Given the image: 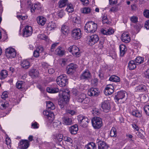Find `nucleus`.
<instances>
[{
  "instance_id": "de8ad7c7",
  "label": "nucleus",
  "mask_w": 149,
  "mask_h": 149,
  "mask_svg": "<svg viewBox=\"0 0 149 149\" xmlns=\"http://www.w3.org/2000/svg\"><path fill=\"white\" fill-rule=\"evenodd\" d=\"M8 107V104L7 103L6 104L2 101L0 102V109H5Z\"/></svg>"
},
{
  "instance_id": "c756f323",
  "label": "nucleus",
  "mask_w": 149,
  "mask_h": 149,
  "mask_svg": "<svg viewBox=\"0 0 149 149\" xmlns=\"http://www.w3.org/2000/svg\"><path fill=\"white\" fill-rule=\"evenodd\" d=\"M47 91L49 93H56L59 92V89L57 88H50L49 87H47L46 89Z\"/></svg>"
},
{
  "instance_id": "aec40b11",
  "label": "nucleus",
  "mask_w": 149,
  "mask_h": 149,
  "mask_svg": "<svg viewBox=\"0 0 149 149\" xmlns=\"http://www.w3.org/2000/svg\"><path fill=\"white\" fill-rule=\"evenodd\" d=\"M44 50L43 47L42 46H39L34 50L33 53L34 57L36 58L38 57L40 54Z\"/></svg>"
},
{
  "instance_id": "4468645a",
  "label": "nucleus",
  "mask_w": 149,
  "mask_h": 149,
  "mask_svg": "<svg viewBox=\"0 0 149 149\" xmlns=\"http://www.w3.org/2000/svg\"><path fill=\"white\" fill-rule=\"evenodd\" d=\"M41 7L40 4L39 3L30 4L29 6V8L30 9L31 12L33 13L35 12V10H39Z\"/></svg>"
},
{
  "instance_id": "dca6fc26",
  "label": "nucleus",
  "mask_w": 149,
  "mask_h": 149,
  "mask_svg": "<svg viewBox=\"0 0 149 149\" xmlns=\"http://www.w3.org/2000/svg\"><path fill=\"white\" fill-rule=\"evenodd\" d=\"M99 91L97 88H92L88 90V95L90 96L98 95Z\"/></svg>"
},
{
  "instance_id": "6e6552de",
  "label": "nucleus",
  "mask_w": 149,
  "mask_h": 149,
  "mask_svg": "<svg viewBox=\"0 0 149 149\" xmlns=\"http://www.w3.org/2000/svg\"><path fill=\"white\" fill-rule=\"evenodd\" d=\"M81 31L79 28L74 29L72 31V38L75 39H79L81 37Z\"/></svg>"
},
{
  "instance_id": "69168bd1",
  "label": "nucleus",
  "mask_w": 149,
  "mask_h": 149,
  "mask_svg": "<svg viewBox=\"0 0 149 149\" xmlns=\"http://www.w3.org/2000/svg\"><path fill=\"white\" fill-rule=\"evenodd\" d=\"M145 27L147 29H149V20H147L146 22Z\"/></svg>"
},
{
  "instance_id": "39448f33",
  "label": "nucleus",
  "mask_w": 149,
  "mask_h": 149,
  "mask_svg": "<svg viewBox=\"0 0 149 149\" xmlns=\"http://www.w3.org/2000/svg\"><path fill=\"white\" fill-rule=\"evenodd\" d=\"M91 121L92 125L95 129H98L102 125V120L99 117H94L92 119Z\"/></svg>"
},
{
  "instance_id": "1a4fd4ad",
  "label": "nucleus",
  "mask_w": 149,
  "mask_h": 149,
  "mask_svg": "<svg viewBox=\"0 0 149 149\" xmlns=\"http://www.w3.org/2000/svg\"><path fill=\"white\" fill-rule=\"evenodd\" d=\"M33 32L32 28L30 26H27L22 30V35L27 37L30 36Z\"/></svg>"
},
{
  "instance_id": "2eb2a0df",
  "label": "nucleus",
  "mask_w": 149,
  "mask_h": 149,
  "mask_svg": "<svg viewBox=\"0 0 149 149\" xmlns=\"http://www.w3.org/2000/svg\"><path fill=\"white\" fill-rule=\"evenodd\" d=\"M43 113V115L46 116V118L50 121H52L54 119V116L53 112L47 111H44Z\"/></svg>"
},
{
  "instance_id": "7ed1b4c3",
  "label": "nucleus",
  "mask_w": 149,
  "mask_h": 149,
  "mask_svg": "<svg viewBox=\"0 0 149 149\" xmlns=\"http://www.w3.org/2000/svg\"><path fill=\"white\" fill-rule=\"evenodd\" d=\"M57 84L60 87H64L68 84V79L65 74L61 75L58 77L56 79Z\"/></svg>"
},
{
  "instance_id": "6e6d98bb",
  "label": "nucleus",
  "mask_w": 149,
  "mask_h": 149,
  "mask_svg": "<svg viewBox=\"0 0 149 149\" xmlns=\"http://www.w3.org/2000/svg\"><path fill=\"white\" fill-rule=\"evenodd\" d=\"M98 82V80L97 79H94L91 81V83L94 86L97 85Z\"/></svg>"
},
{
  "instance_id": "5701e85b",
  "label": "nucleus",
  "mask_w": 149,
  "mask_h": 149,
  "mask_svg": "<svg viewBox=\"0 0 149 149\" xmlns=\"http://www.w3.org/2000/svg\"><path fill=\"white\" fill-rule=\"evenodd\" d=\"M29 146V142L27 140H22L20 143L19 146L22 149H26Z\"/></svg>"
},
{
  "instance_id": "f8f14e48",
  "label": "nucleus",
  "mask_w": 149,
  "mask_h": 149,
  "mask_svg": "<svg viewBox=\"0 0 149 149\" xmlns=\"http://www.w3.org/2000/svg\"><path fill=\"white\" fill-rule=\"evenodd\" d=\"M68 50L71 52L73 55L76 56L79 55L80 54L79 48L75 45L70 46L68 48Z\"/></svg>"
},
{
  "instance_id": "37998d69",
  "label": "nucleus",
  "mask_w": 149,
  "mask_h": 149,
  "mask_svg": "<svg viewBox=\"0 0 149 149\" xmlns=\"http://www.w3.org/2000/svg\"><path fill=\"white\" fill-rule=\"evenodd\" d=\"M91 9L88 7H84L81 9V12L85 14H87L91 12Z\"/></svg>"
},
{
  "instance_id": "b1692460",
  "label": "nucleus",
  "mask_w": 149,
  "mask_h": 149,
  "mask_svg": "<svg viewBox=\"0 0 149 149\" xmlns=\"http://www.w3.org/2000/svg\"><path fill=\"white\" fill-rule=\"evenodd\" d=\"M38 23L41 26L44 25L46 21V19L42 16H39L37 18Z\"/></svg>"
},
{
  "instance_id": "680f3d73",
  "label": "nucleus",
  "mask_w": 149,
  "mask_h": 149,
  "mask_svg": "<svg viewBox=\"0 0 149 149\" xmlns=\"http://www.w3.org/2000/svg\"><path fill=\"white\" fill-rule=\"evenodd\" d=\"M38 37L40 39H43V40H46L47 38V36H44V35L43 34H40L38 36Z\"/></svg>"
},
{
  "instance_id": "e2e57ef3",
  "label": "nucleus",
  "mask_w": 149,
  "mask_h": 149,
  "mask_svg": "<svg viewBox=\"0 0 149 149\" xmlns=\"http://www.w3.org/2000/svg\"><path fill=\"white\" fill-rule=\"evenodd\" d=\"M99 111V109L96 108H94L92 109V113L95 115V114H97V113H98Z\"/></svg>"
},
{
  "instance_id": "c9c22d12",
  "label": "nucleus",
  "mask_w": 149,
  "mask_h": 149,
  "mask_svg": "<svg viewBox=\"0 0 149 149\" xmlns=\"http://www.w3.org/2000/svg\"><path fill=\"white\" fill-rule=\"evenodd\" d=\"M68 3V0H60L58 2V6L61 8L65 7Z\"/></svg>"
},
{
  "instance_id": "f704fd0d",
  "label": "nucleus",
  "mask_w": 149,
  "mask_h": 149,
  "mask_svg": "<svg viewBox=\"0 0 149 149\" xmlns=\"http://www.w3.org/2000/svg\"><path fill=\"white\" fill-rule=\"evenodd\" d=\"M30 75L32 77H36L38 76L39 75V72L36 70H32L29 72Z\"/></svg>"
},
{
  "instance_id": "a19ab883",
  "label": "nucleus",
  "mask_w": 149,
  "mask_h": 149,
  "mask_svg": "<svg viewBox=\"0 0 149 149\" xmlns=\"http://www.w3.org/2000/svg\"><path fill=\"white\" fill-rule=\"evenodd\" d=\"M63 137V135L61 134H57L54 136V138L56 140L59 142L62 141Z\"/></svg>"
},
{
  "instance_id": "9b49d317",
  "label": "nucleus",
  "mask_w": 149,
  "mask_h": 149,
  "mask_svg": "<svg viewBox=\"0 0 149 149\" xmlns=\"http://www.w3.org/2000/svg\"><path fill=\"white\" fill-rule=\"evenodd\" d=\"M101 107L103 111L108 112L111 109L110 104L108 100H105L101 104Z\"/></svg>"
},
{
  "instance_id": "3c124183",
  "label": "nucleus",
  "mask_w": 149,
  "mask_h": 149,
  "mask_svg": "<svg viewBox=\"0 0 149 149\" xmlns=\"http://www.w3.org/2000/svg\"><path fill=\"white\" fill-rule=\"evenodd\" d=\"M8 93L7 91L3 92L1 95V98L3 100H5L8 97Z\"/></svg>"
},
{
  "instance_id": "72a5a7b5",
  "label": "nucleus",
  "mask_w": 149,
  "mask_h": 149,
  "mask_svg": "<svg viewBox=\"0 0 149 149\" xmlns=\"http://www.w3.org/2000/svg\"><path fill=\"white\" fill-rule=\"evenodd\" d=\"M85 147L86 149H96V145L93 142H90L86 145Z\"/></svg>"
},
{
  "instance_id": "5fc2aeb1",
  "label": "nucleus",
  "mask_w": 149,
  "mask_h": 149,
  "mask_svg": "<svg viewBox=\"0 0 149 149\" xmlns=\"http://www.w3.org/2000/svg\"><path fill=\"white\" fill-rule=\"evenodd\" d=\"M144 110L146 114L149 116V105H146L144 107Z\"/></svg>"
},
{
  "instance_id": "2f4dec72",
  "label": "nucleus",
  "mask_w": 149,
  "mask_h": 149,
  "mask_svg": "<svg viewBox=\"0 0 149 149\" xmlns=\"http://www.w3.org/2000/svg\"><path fill=\"white\" fill-rule=\"evenodd\" d=\"M120 55L122 56H123L127 50L126 46L124 45H121L120 46Z\"/></svg>"
},
{
  "instance_id": "ddd939ff",
  "label": "nucleus",
  "mask_w": 149,
  "mask_h": 149,
  "mask_svg": "<svg viewBox=\"0 0 149 149\" xmlns=\"http://www.w3.org/2000/svg\"><path fill=\"white\" fill-rule=\"evenodd\" d=\"M114 87L111 84H108L106 86L104 90V94L106 95L111 94L114 92Z\"/></svg>"
},
{
  "instance_id": "13d9d810",
  "label": "nucleus",
  "mask_w": 149,
  "mask_h": 149,
  "mask_svg": "<svg viewBox=\"0 0 149 149\" xmlns=\"http://www.w3.org/2000/svg\"><path fill=\"white\" fill-rule=\"evenodd\" d=\"M144 16L147 18H149V10H145L143 12Z\"/></svg>"
},
{
  "instance_id": "c85d7f7f",
  "label": "nucleus",
  "mask_w": 149,
  "mask_h": 149,
  "mask_svg": "<svg viewBox=\"0 0 149 149\" xmlns=\"http://www.w3.org/2000/svg\"><path fill=\"white\" fill-rule=\"evenodd\" d=\"M61 30L62 33L65 36L67 35L69 32V28L65 25L62 26Z\"/></svg>"
},
{
  "instance_id": "f3484780",
  "label": "nucleus",
  "mask_w": 149,
  "mask_h": 149,
  "mask_svg": "<svg viewBox=\"0 0 149 149\" xmlns=\"http://www.w3.org/2000/svg\"><path fill=\"white\" fill-rule=\"evenodd\" d=\"M121 40L125 43H129L130 41V38L127 32L123 33L121 36Z\"/></svg>"
},
{
  "instance_id": "c03bdc74",
  "label": "nucleus",
  "mask_w": 149,
  "mask_h": 149,
  "mask_svg": "<svg viewBox=\"0 0 149 149\" xmlns=\"http://www.w3.org/2000/svg\"><path fill=\"white\" fill-rule=\"evenodd\" d=\"M110 136L111 137H116L117 135V132L116 128L114 127L112 128L110 133Z\"/></svg>"
},
{
  "instance_id": "f03ea898",
  "label": "nucleus",
  "mask_w": 149,
  "mask_h": 149,
  "mask_svg": "<svg viewBox=\"0 0 149 149\" xmlns=\"http://www.w3.org/2000/svg\"><path fill=\"white\" fill-rule=\"evenodd\" d=\"M97 24L92 21L87 22L84 26L85 31L87 33H91L95 32L97 29Z\"/></svg>"
},
{
  "instance_id": "58836bf2",
  "label": "nucleus",
  "mask_w": 149,
  "mask_h": 149,
  "mask_svg": "<svg viewBox=\"0 0 149 149\" xmlns=\"http://www.w3.org/2000/svg\"><path fill=\"white\" fill-rule=\"evenodd\" d=\"M46 106L48 109L54 110L55 108V106L53 103L50 101H47L46 102Z\"/></svg>"
},
{
  "instance_id": "0eeeda50",
  "label": "nucleus",
  "mask_w": 149,
  "mask_h": 149,
  "mask_svg": "<svg viewBox=\"0 0 149 149\" xmlns=\"http://www.w3.org/2000/svg\"><path fill=\"white\" fill-rule=\"evenodd\" d=\"M78 120L80 125L84 127H86L89 121V120L88 118L81 115L78 116Z\"/></svg>"
},
{
  "instance_id": "bb28decb",
  "label": "nucleus",
  "mask_w": 149,
  "mask_h": 149,
  "mask_svg": "<svg viewBox=\"0 0 149 149\" xmlns=\"http://www.w3.org/2000/svg\"><path fill=\"white\" fill-rule=\"evenodd\" d=\"M101 32L104 35H110L114 33V30L113 29L109 28L107 30H105L104 29H102L101 31Z\"/></svg>"
},
{
  "instance_id": "052dcab7",
  "label": "nucleus",
  "mask_w": 149,
  "mask_h": 149,
  "mask_svg": "<svg viewBox=\"0 0 149 149\" xmlns=\"http://www.w3.org/2000/svg\"><path fill=\"white\" fill-rule=\"evenodd\" d=\"M104 42L103 41H100L99 42V43L98 44V48L100 49H102L103 48L104 46Z\"/></svg>"
},
{
  "instance_id": "4c0bfd02",
  "label": "nucleus",
  "mask_w": 149,
  "mask_h": 149,
  "mask_svg": "<svg viewBox=\"0 0 149 149\" xmlns=\"http://www.w3.org/2000/svg\"><path fill=\"white\" fill-rule=\"evenodd\" d=\"M109 80L114 82H118L120 81V78L116 75H112L109 78Z\"/></svg>"
},
{
  "instance_id": "e433bc0d",
  "label": "nucleus",
  "mask_w": 149,
  "mask_h": 149,
  "mask_svg": "<svg viewBox=\"0 0 149 149\" xmlns=\"http://www.w3.org/2000/svg\"><path fill=\"white\" fill-rule=\"evenodd\" d=\"M136 64L134 61H130L128 63V67L130 70H132L135 68L136 67Z\"/></svg>"
},
{
  "instance_id": "473e14b6",
  "label": "nucleus",
  "mask_w": 149,
  "mask_h": 149,
  "mask_svg": "<svg viewBox=\"0 0 149 149\" xmlns=\"http://www.w3.org/2000/svg\"><path fill=\"white\" fill-rule=\"evenodd\" d=\"M86 95L84 93L79 94L78 96H77L76 99L78 102H82L84 99L86 97Z\"/></svg>"
},
{
  "instance_id": "9d476101",
  "label": "nucleus",
  "mask_w": 149,
  "mask_h": 149,
  "mask_svg": "<svg viewBox=\"0 0 149 149\" xmlns=\"http://www.w3.org/2000/svg\"><path fill=\"white\" fill-rule=\"evenodd\" d=\"M78 67V65L75 64H70L67 67V73L70 74H73L76 71Z\"/></svg>"
},
{
  "instance_id": "6ab92c4d",
  "label": "nucleus",
  "mask_w": 149,
  "mask_h": 149,
  "mask_svg": "<svg viewBox=\"0 0 149 149\" xmlns=\"http://www.w3.org/2000/svg\"><path fill=\"white\" fill-rule=\"evenodd\" d=\"M62 119L63 124L65 125H69L72 124V119L71 118L64 116L62 118Z\"/></svg>"
},
{
  "instance_id": "09e8293b",
  "label": "nucleus",
  "mask_w": 149,
  "mask_h": 149,
  "mask_svg": "<svg viewBox=\"0 0 149 149\" xmlns=\"http://www.w3.org/2000/svg\"><path fill=\"white\" fill-rule=\"evenodd\" d=\"M66 10L69 13H71L73 12L74 10V9L72 5L71 4H70L68 5Z\"/></svg>"
},
{
  "instance_id": "bf43d9fd",
  "label": "nucleus",
  "mask_w": 149,
  "mask_h": 149,
  "mask_svg": "<svg viewBox=\"0 0 149 149\" xmlns=\"http://www.w3.org/2000/svg\"><path fill=\"white\" fill-rule=\"evenodd\" d=\"M66 112L67 113L70 114L72 115H73L76 113V112L72 110H67Z\"/></svg>"
},
{
  "instance_id": "a211bd4d",
  "label": "nucleus",
  "mask_w": 149,
  "mask_h": 149,
  "mask_svg": "<svg viewBox=\"0 0 149 149\" xmlns=\"http://www.w3.org/2000/svg\"><path fill=\"white\" fill-rule=\"evenodd\" d=\"M91 77V75L90 72L88 70L85 71L81 75V79H88Z\"/></svg>"
},
{
  "instance_id": "79ce46f5",
  "label": "nucleus",
  "mask_w": 149,
  "mask_h": 149,
  "mask_svg": "<svg viewBox=\"0 0 149 149\" xmlns=\"http://www.w3.org/2000/svg\"><path fill=\"white\" fill-rule=\"evenodd\" d=\"M24 83L23 81H19L16 83V86L19 89L22 90V89L24 87Z\"/></svg>"
},
{
  "instance_id": "4be33fe9",
  "label": "nucleus",
  "mask_w": 149,
  "mask_h": 149,
  "mask_svg": "<svg viewBox=\"0 0 149 149\" xmlns=\"http://www.w3.org/2000/svg\"><path fill=\"white\" fill-rule=\"evenodd\" d=\"M126 93L124 91H120L117 93L115 96V99L118 101L119 100L122 99L124 98Z\"/></svg>"
},
{
  "instance_id": "412c9836",
  "label": "nucleus",
  "mask_w": 149,
  "mask_h": 149,
  "mask_svg": "<svg viewBox=\"0 0 149 149\" xmlns=\"http://www.w3.org/2000/svg\"><path fill=\"white\" fill-rule=\"evenodd\" d=\"M98 149H107L108 146L104 141L97 140Z\"/></svg>"
},
{
  "instance_id": "a878e982",
  "label": "nucleus",
  "mask_w": 149,
  "mask_h": 149,
  "mask_svg": "<svg viewBox=\"0 0 149 149\" xmlns=\"http://www.w3.org/2000/svg\"><path fill=\"white\" fill-rule=\"evenodd\" d=\"M146 87L145 86L141 84L137 86L135 88V91L136 92H144L145 91Z\"/></svg>"
},
{
  "instance_id": "f257e3e1",
  "label": "nucleus",
  "mask_w": 149,
  "mask_h": 149,
  "mask_svg": "<svg viewBox=\"0 0 149 149\" xmlns=\"http://www.w3.org/2000/svg\"><path fill=\"white\" fill-rule=\"evenodd\" d=\"M70 91L68 89L61 90L59 91V95L60 98L58 102V104L62 109H64L65 104L68 102L70 99Z\"/></svg>"
},
{
  "instance_id": "49530a36",
  "label": "nucleus",
  "mask_w": 149,
  "mask_h": 149,
  "mask_svg": "<svg viewBox=\"0 0 149 149\" xmlns=\"http://www.w3.org/2000/svg\"><path fill=\"white\" fill-rule=\"evenodd\" d=\"M132 114L134 116L137 117H140L141 116V114L139 111L137 110H135L132 111Z\"/></svg>"
},
{
  "instance_id": "4d7b16f0",
  "label": "nucleus",
  "mask_w": 149,
  "mask_h": 149,
  "mask_svg": "<svg viewBox=\"0 0 149 149\" xmlns=\"http://www.w3.org/2000/svg\"><path fill=\"white\" fill-rule=\"evenodd\" d=\"M131 21L134 23H136L138 21V18L135 16H132L131 17Z\"/></svg>"
},
{
  "instance_id": "393cba45",
  "label": "nucleus",
  "mask_w": 149,
  "mask_h": 149,
  "mask_svg": "<svg viewBox=\"0 0 149 149\" xmlns=\"http://www.w3.org/2000/svg\"><path fill=\"white\" fill-rule=\"evenodd\" d=\"M78 130V126L77 125H75L71 126L69 129V131L72 134H75L77 133Z\"/></svg>"
},
{
  "instance_id": "603ef678",
  "label": "nucleus",
  "mask_w": 149,
  "mask_h": 149,
  "mask_svg": "<svg viewBox=\"0 0 149 149\" xmlns=\"http://www.w3.org/2000/svg\"><path fill=\"white\" fill-rule=\"evenodd\" d=\"M63 140L65 141L68 142L69 143H72L73 142L72 139L68 137H65L63 139Z\"/></svg>"
},
{
  "instance_id": "864d4df0",
  "label": "nucleus",
  "mask_w": 149,
  "mask_h": 149,
  "mask_svg": "<svg viewBox=\"0 0 149 149\" xmlns=\"http://www.w3.org/2000/svg\"><path fill=\"white\" fill-rule=\"evenodd\" d=\"M102 22L103 23H107L108 22V20L107 19V15H104L103 16L102 18Z\"/></svg>"
},
{
  "instance_id": "338daca9",
  "label": "nucleus",
  "mask_w": 149,
  "mask_h": 149,
  "mask_svg": "<svg viewBox=\"0 0 149 149\" xmlns=\"http://www.w3.org/2000/svg\"><path fill=\"white\" fill-rule=\"evenodd\" d=\"M26 16H22L21 15H17V17L18 19H21L22 20H24L26 18ZM27 17H26V18Z\"/></svg>"
},
{
  "instance_id": "423d86ee",
  "label": "nucleus",
  "mask_w": 149,
  "mask_h": 149,
  "mask_svg": "<svg viewBox=\"0 0 149 149\" xmlns=\"http://www.w3.org/2000/svg\"><path fill=\"white\" fill-rule=\"evenodd\" d=\"M5 54L8 58H14L16 56V52L15 50L11 47H9L6 49Z\"/></svg>"
},
{
  "instance_id": "cd10ccee",
  "label": "nucleus",
  "mask_w": 149,
  "mask_h": 149,
  "mask_svg": "<svg viewBox=\"0 0 149 149\" xmlns=\"http://www.w3.org/2000/svg\"><path fill=\"white\" fill-rule=\"evenodd\" d=\"M21 65L23 68L27 69L30 67V65L29 62L28 60H25L22 62Z\"/></svg>"
},
{
  "instance_id": "ea45409f",
  "label": "nucleus",
  "mask_w": 149,
  "mask_h": 149,
  "mask_svg": "<svg viewBox=\"0 0 149 149\" xmlns=\"http://www.w3.org/2000/svg\"><path fill=\"white\" fill-rule=\"evenodd\" d=\"M61 47H58L55 51V54L59 56H62L64 54V51L61 49Z\"/></svg>"
},
{
  "instance_id": "0e129e2a",
  "label": "nucleus",
  "mask_w": 149,
  "mask_h": 149,
  "mask_svg": "<svg viewBox=\"0 0 149 149\" xmlns=\"http://www.w3.org/2000/svg\"><path fill=\"white\" fill-rule=\"evenodd\" d=\"M58 45V43H55L52 45L51 49V51L52 52H53L54 51V48L57 46Z\"/></svg>"
},
{
  "instance_id": "20e7f679",
  "label": "nucleus",
  "mask_w": 149,
  "mask_h": 149,
  "mask_svg": "<svg viewBox=\"0 0 149 149\" xmlns=\"http://www.w3.org/2000/svg\"><path fill=\"white\" fill-rule=\"evenodd\" d=\"M99 40L98 36L96 35L88 36L87 37L86 42L90 46H92L96 43Z\"/></svg>"
},
{
  "instance_id": "774afa93",
  "label": "nucleus",
  "mask_w": 149,
  "mask_h": 149,
  "mask_svg": "<svg viewBox=\"0 0 149 149\" xmlns=\"http://www.w3.org/2000/svg\"><path fill=\"white\" fill-rule=\"evenodd\" d=\"M89 99L87 98L86 97H86L82 101V103H85V104H87L88 103H89Z\"/></svg>"
},
{
  "instance_id": "a18cd8bd",
  "label": "nucleus",
  "mask_w": 149,
  "mask_h": 149,
  "mask_svg": "<svg viewBox=\"0 0 149 149\" xmlns=\"http://www.w3.org/2000/svg\"><path fill=\"white\" fill-rule=\"evenodd\" d=\"M135 61L136 62V64L139 65L143 62L144 58L138 56L136 58Z\"/></svg>"
},
{
  "instance_id": "7c9ffc66",
  "label": "nucleus",
  "mask_w": 149,
  "mask_h": 149,
  "mask_svg": "<svg viewBox=\"0 0 149 149\" xmlns=\"http://www.w3.org/2000/svg\"><path fill=\"white\" fill-rule=\"evenodd\" d=\"M8 75V72L3 70H2L0 73V79H3L7 77Z\"/></svg>"
},
{
  "instance_id": "8fccbe9b",
  "label": "nucleus",
  "mask_w": 149,
  "mask_h": 149,
  "mask_svg": "<svg viewBox=\"0 0 149 149\" xmlns=\"http://www.w3.org/2000/svg\"><path fill=\"white\" fill-rule=\"evenodd\" d=\"M47 26L48 27L51 28L52 29H54L56 27L55 24L52 22H49Z\"/></svg>"
}]
</instances>
